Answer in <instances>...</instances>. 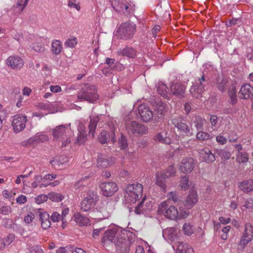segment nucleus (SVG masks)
Returning a JSON list of instances; mask_svg holds the SVG:
<instances>
[{
	"label": "nucleus",
	"instance_id": "f257e3e1",
	"mask_svg": "<svg viewBox=\"0 0 253 253\" xmlns=\"http://www.w3.org/2000/svg\"><path fill=\"white\" fill-rule=\"evenodd\" d=\"M135 240V235L133 232L126 230H119L114 245L117 250L122 253H126L129 250L131 245Z\"/></svg>",
	"mask_w": 253,
	"mask_h": 253
},
{
	"label": "nucleus",
	"instance_id": "f03ea898",
	"mask_svg": "<svg viewBox=\"0 0 253 253\" xmlns=\"http://www.w3.org/2000/svg\"><path fill=\"white\" fill-rule=\"evenodd\" d=\"M143 186L135 183L129 184L125 189V200L126 204H132L136 203L142 196Z\"/></svg>",
	"mask_w": 253,
	"mask_h": 253
},
{
	"label": "nucleus",
	"instance_id": "7ed1b4c3",
	"mask_svg": "<svg viewBox=\"0 0 253 253\" xmlns=\"http://www.w3.org/2000/svg\"><path fill=\"white\" fill-rule=\"evenodd\" d=\"M113 210L114 206L112 202L104 201L99 203L96 209L90 213L94 218L103 219L110 217Z\"/></svg>",
	"mask_w": 253,
	"mask_h": 253
},
{
	"label": "nucleus",
	"instance_id": "20e7f679",
	"mask_svg": "<svg viewBox=\"0 0 253 253\" xmlns=\"http://www.w3.org/2000/svg\"><path fill=\"white\" fill-rule=\"evenodd\" d=\"M77 97L79 100L93 103L99 98V95L94 85L85 84L78 92Z\"/></svg>",
	"mask_w": 253,
	"mask_h": 253
},
{
	"label": "nucleus",
	"instance_id": "39448f33",
	"mask_svg": "<svg viewBox=\"0 0 253 253\" xmlns=\"http://www.w3.org/2000/svg\"><path fill=\"white\" fill-rule=\"evenodd\" d=\"M70 126V124L65 125H62L55 127L52 130L53 137L57 139H61L62 147L66 146L71 142L70 138L67 137L66 135V133L71 130Z\"/></svg>",
	"mask_w": 253,
	"mask_h": 253
},
{
	"label": "nucleus",
	"instance_id": "423d86ee",
	"mask_svg": "<svg viewBox=\"0 0 253 253\" xmlns=\"http://www.w3.org/2000/svg\"><path fill=\"white\" fill-rule=\"evenodd\" d=\"M158 211L160 214L171 220L176 219L178 215L177 209L170 205L169 201L162 202L159 206Z\"/></svg>",
	"mask_w": 253,
	"mask_h": 253
},
{
	"label": "nucleus",
	"instance_id": "0eeeda50",
	"mask_svg": "<svg viewBox=\"0 0 253 253\" xmlns=\"http://www.w3.org/2000/svg\"><path fill=\"white\" fill-rule=\"evenodd\" d=\"M109 1L114 9L121 14L128 15L133 11L131 5L125 0H109Z\"/></svg>",
	"mask_w": 253,
	"mask_h": 253
},
{
	"label": "nucleus",
	"instance_id": "6e6552de",
	"mask_svg": "<svg viewBox=\"0 0 253 253\" xmlns=\"http://www.w3.org/2000/svg\"><path fill=\"white\" fill-rule=\"evenodd\" d=\"M136 25L133 23L125 22L122 24L118 28V33L120 38L127 40L131 38L135 32Z\"/></svg>",
	"mask_w": 253,
	"mask_h": 253
},
{
	"label": "nucleus",
	"instance_id": "1a4fd4ad",
	"mask_svg": "<svg viewBox=\"0 0 253 253\" xmlns=\"http://www.w3.org/2000/svg\"><path fill=\"white\" fill-rule=\"evenodd\" d=\"M126 130L129 135H141L147 132V128L136 121L128 122L126 124Z\"/></svg>",
	"mask_w": 253,
	"mask_h": 253
},
{
	"label": "nucleus",
	"instance_id": "9d476101",
	"mask_svg": "<svg viewBox=\"0 0 253 253\" xmlns=\"http://www.w3.org/2000/svg\"><path fill=\"white\" fill-rule=\"evenodd\" d=\"M183 121V119L181 117H175L172 118L171 122L180 134L187 136L192 135L193 134L192 129L184 123Z\"/></svg>",
	"mask_w": 253,
	"mask_h": 253
},
{
	"label": "nucleus",
	"instance_id": "9b49d317",
	"mask_svg": "<svg viewBox=\"0 0 253 253\" xmlns=\"http://www.w3.org/2000/svg\"><path fill=\"white\" fill-rule=\"evenodd\" d=\"M207 84L204 75L201 78L196 80L190 89V93L195 97H199L204 90V88Z\"/></svg>",
	"mask_w": 253,
	"mask_h": 253
},
{
	"label": "nucleus",
	"instance_id": "f8f14e48",
	"mask_svg": "<svg viewBox=\"0 0 253 253\" xmlns=\"http://www.w3.org/2000/svg\"><path fill=\"white\" fill-rule=\"evenodd\" d=\"M28 121L26 116L22 115H17L13 117L12 126L15 133L22 131L26 126Z\"/></svg>",
	"mask_w": 253,
	"mask_h": 253
},
{
	"label": "nucleus",
	"instance_id": "ddd939ff",
	"mask_svg": "<svg viewBox=\"0 0 253 253\" xmlns=\"http://www.w3.org/2000/svg\"><path fill=\"white\" fill-rule=\"evenodd\" d=\"M119 230L117 228H114L106 230L103 234L102 238V243L104 246H108L111 244H115L116 236Z\"/></svg>",
	"mask_w": 253,
	"mask_h": 253
},
{
	"label": "nucleus",
	"instance_id": "4468645a",
	"mask_svg": "<svg viewBox=\"0 0 253 253\" xmlns=\"http://www.w3.org/2000/svg\"><path fill=\"white\" fill-rule=\"evenodd\" d=\"M253 238V226L250 223L245 225L243 235L239 243V246L244 248Z\"/></svg>",
	"mask_w": 253,
	"mask_h": 253
},
{
	"label": "nucleus",
	"instance_id": "2eb2a0df",
	"mask_svg": "<svg viewBox=\"0 0 253 253\" xmlns=\"http://www.w3.org/2000/svg\"><path fill=\"white\" fill-rule=\"evenodd\" d=\"M116 162L114 157H108L103 154L98 155L97 166L99 168H106L113 166Z\"/></svg>",
	"mask_w": 253,
	"mask_h": 253
},
{
	"label": "nucleus",
	"instance_id": "dca6fc26",
	"mask_svg": "<svg viewBox=\"0 0 253 253\" xmlns=\"http://www.w3.org/2000/svg\"><path fill=\"white\" fill-rule=\"evenodd\" d=\"M48 139V136L47 135L42 133H37L27 141L22 142L21 144L23 146L28 147L31 145L45 142Z\"/></svg>",
	"mask_w": 253,
	"mask_h": 253
},
{
	"label": "nucleus",
	"instance_id": "f3484780",
	"mask_svg": "<svg viewBox=\"0 0 253 253\" xmlns=\"http://www.w3.org/2000/svg\"><path fill=\"white\" fill-rule=\"evenodd\" d=\"M195 163L191 157H185L182 159L179 165V170L183 173L191 172L194 168Z\"/></svg>",
	"mask_w": 253,
	"mask_h": 253
},
{
	"label": "nucleus",
	"instance_id": "a211bd4d",
	"mask_svg": "<svg viewBox=\"0 0 253 253\" xmlns=\"http://www.w3.org/2000/svg\"><path fill=\"white\" fill-rule=\"evenodd\" d=\"M138 111L140 119L144 122L150 121L154 116L152 110L146 104L140 105Z\"/></svg>",
	"mask_w": 253,
	"mask_h": 253
},
{
	"label": "nucleus",
	"instance_id": "6ab92c4d",
	"mask_svg": "<svg viewBox=\"0 0 253 253\" xmlns=\"http://www.w3.org/2000/svg\"><path fill=\"white\" fill-rule=\"evenodd\" d=\"M102 194L106 197L113 195L118 190L117 184L112 182H104L100 185Z\"/></svg>",
	"mask_w": 253,
	"mask_h": 253
},
{
	"label": "nucleus",
	"instance_id": "aec40b11",
	"mask_svg": "<svg viewBox=\"0 0 253 253\" xmlns=\"http://www.w3.org/2000/svg\"><path fill=\"white\" fill-rule=\"evenodd\" d=\"M153 208V203L145 198L135 208V212L137 214H146Z\"/></svg>",
	"mask_w": 253,
	"mask_h": 253
},
{
	"label": "nucleus",
	"instance_id": "412c9836",
	"mask_svg": "<svg viewBox=\"0 0 253 253\" xmlns=\"http://www.w3.org/2000/svg\"><path fill=\"white\" fill-rule=\"evenodd\" d=\"M6 64L12 69L18 70L23 67L24 62L22 59L18 56H11L7 59Z\"/></svg>",
	"mask_w": 253,
	"mask_h": 253
},
{
	"label": "nucleus",
	"instance_id": "4be33fe9",
	"mask_svg": "<svg viewBox=\"0 0 253 253\" xmlns=\"http://www.w3.org/2000/svg\"><path fill=\"white\" fill-rule=\"evenodd\" d=\"M78 134L75 143L79 145L84 144L87 140V133L85 130V126L80 123L78 126Z\"/></svg>",
	"mask_w": 253,
	"mask_h": 253
},
{
	"label": "nucleus",
	"instance_id": "5701e85b",
	"mask_svg": "<svg viewBox=\"0 0 253 253\" xmlns=\"http://www.w3.org/2000/svg\"><path fill=\"white\" fill-rule=\"evenodd\" d=\"M197 198L198 196L196 191L193 189H191L189 195L185 200V206L187 209H191L193 207L198 201Z\"/></svg>",
	"mask_w": 253,
	"mask_h": 253
},
{
	"label": "nucleus",
	"instance_id": "b1692460",
	"mask_svg": "<svg viewBox=\"0 0 253 253\" xmlns=\"http://www.w3.org/2000/svg\"><path fill=\"white\" fill-rule=\"evenodd\" d=\"M163 236L166 240L174 241L178 237L177 230L174 227H168L163 230Z\"/></svg>",
	"mask_w": 253,
	"mask_h": 253
},
{
	"label": "nucleus",
	"instance_id": "393cba45",
	"mask_svg": "<svg viewBox=\"0 0 253 253\" xmlns=\"http://www.w3.org/2000/svg\"><path fill=\"white\" fill-rule=\"evenodd\" d=\"M109 138L111 139L113 143L116 141L115 128L112 129L110 134H108L106 131H103L101 132L98 137L99 142L102 144L107 143Z\"/></svg>",
	"mask_w": 253,
	"mask_h": 253
},
{
	"label": "nucleus",
	"instance_id": "a878e982",
	"mask_svg": "<svg viewBox=\"0 0 253 253\" xmlns=\"http://www.w3.org/2000/svg\"><path fill=\"white\" fill-rule=\"evenodd\" d=\"M199 155L200 157L206 163H211L214 162L215 160L214 155L208 149L200 150Z\"/></svg>",
	"mask_w": 253,
	"mask_h": 253
},
{
	"label": "nucleus",
	"instance_id": "bb28decb",
	"mask_svg": "<svg viewBox=\"0 0 253 253\" xmlns=\"http://www.w3.org/2000/svg\"><path fill=\"white\" fill-rule=\"evenodd\" d=\"M156 178V184L160 187L161 189L165 192L166 188L167 187L166 184V179L168 178L165 175L164 171L160 172H157L155 174Z\"/></svg>",
	"mask_w": 253,
	"mask_h": 253
},
{
	"label": "nucleus",
	"instance_id": "cd10ccee",
	"mask_svg": "<svg viewBox=\"0 0 253 253\" xmlns=\"http://www.w3.org/2000/svg\"><path fill=\"white\" fill-rule=\"evenodd\" d=\"M41 227L43 230H47L50 227L51 222L49 214L47 212H40L39 214Z\"/></svg>",
	"mask_w": 253,
	"mask_h": 253
},
{
	"label": "nucleus",
	"instance_id": "c85d7f7f",
	"mask_svg": "<svg viewBox=\"0 0 253 253\" xmlns=\"http://www.w3.org/2000/svg\"><path fill=\"white\" fill-rule=\"evenodd\" d=\"M171 92L172 94L179 97H183L185 92L184 86L180 83L173 84L170 86Z\"/></svg>",
	"mask_w": 253,
	"mask_h": 253
},
{
	"label": "nucleus",
	"instance_id": "c756f323",
	"mask_svg": "<svg viewBox=\"0 0 253 253\" xmlns=\"http://www.w3.org/2000/svg\"><path fill=\"white\" fill-rule=\"evenodd\" d=\"M119 55L126 56L128 58H134L137 54L136 50L132 47H126L123 49H119L118 51Z\"/></svg>",
	"mask_w": 253,
	"mask_h": 253
},
{
	"label": "nucleus",
	"instance_id": "7c9ffc66",
	"mask_svg": "<svg viewBox=\"0 0 253 253\" xmlns=\"http://www.w3.org/2000/svg\"><path fill=\"white\" fill-rule=\"evenodd\" d=\"M239 187L244 192L248 193L253 191V179L244 180L240 183Z\"/></svg>",
	"mask_w": 253,
	"mask_h": 253
},
{
	"label": "nucleus",
	"instance_id": "2f4dec72",
	"mask_svg": "<svg viewBox=\"0 0 253 253\" xmlns=\"http://www.w3.org/2000/svg\"><path fill=\"white\" fill-rule=\"evenodd\" d=\"M100 117L101 115L99 116H90V122L88 125L89 133L92 135V136H94V133L96 129L97 123L100 120Z\"/></svg>",
	"mask_w": 253,
	"mask_h": 253
},
{
	"label": "nucleus",
	"instance_id": "473e14b6",
	"mask_svg": "<svg viewBox=\"0 0 253 253\" xmlns=\"http://www.w3.org/2000/svg\"><path fill=\"white\" fill-rule=\"evenodd\" d=\"M68 162V159L66 156H61L54 158L50 161L51 165L55 169H60L61 165Z\"/></svg>",
	"mask_w": 253,
	"mask_h": 253
},
{
	"label": "nucleus",
	"instance_id": "72a5a7b5",
	"mask_svg": "<svg viewBox=\"0 0 253 253\" xmlns=\"http://www.w3.org/2000/svg\"><path fill=\"white\" fill-rule=\"evenodd\" d=\"M189 178V177L188 175H184L181 177L179 183V186L182 190L186 191L188 190L191 186L192 188L194 187V186L193 185V182L190 181Z\"/></svg>",
	"mask_w": 253,
	"mask_h": 253
},
{
	"label": "nucleus",
	"instance_id": "f704fd0d",
	"mask_svg": "<svg viewBox=\"0 0 253 253\" xmlns=\"http://www.w3.org/2000/svg\"><path fill=\"white\" fill-rule=\"evenodd\" d=\"M239 202H240L241 209L243 211L253 208V198L248 199L243 198L240 199Z\"/></svg>",
	"mask_w": 253,
	"mask_h": 253
},
{
	"label": "nucleus",
	"instance_id": "c9c22d12",
	"mask_svg": "<svg viewBox=\"0 0 253 253\" xmlns=\"http://www.w3.org/2000/svg\"><path fill=\"white\" fill-rule=\"evenodd\" d=\"M62 43L59 40H54L51 42V51L55 55L59 54L62 51Z\"/></svg>",
	"mask_w": 253,
	"mask_h": 253
},
{
	"label": "nucleus",
	"instance_id": "e433bc0d",
	"mask_svg": "<svg viewBox=\"0 0 253 253\" xmlns=\"http://www.w3.org/2000/svg\"><path fill=\"white\" fill-rule=\"evenodd\" d=\"M178 253H194L192 248L187 243L179 242L177 245Z\"/></svg>",
	"mask_w": 253,
	"mask_h": 253
},
{
	"label": "nucleus",
	"instance_id": "4c0bfd02",
	"mask_svg": "<svg viewBox=\"0 0 253 253\" xmlns=\"http://www.w3.org/2000/svg\"><path fill=\"white\" fill-rule=\"evenodd\" d=\"M96 203L84 199L81 203V209L84 211H89L94 207Z\"/></svg>",
	"mask_w": 253,
	"mask_h": 253
},
{
	"label": "nucleus",
	"instance_id": "58836bf2",
	"mask_svg": "<svg viewBox=\"0 0 253 253\" xmlns=\"http://www.w3.org/2000/svg\"><path fill=\"white\" fill-rule=\"evenodd\" d=\"M236 85L235 83L232 82L231 86L228 89V94L230 98L232 104H234L237 101V95H236Z\"/></svg>",
	"mask_w": 253,
	"mask_h": 253
},
{
	"label": "nucleus",
	"instance_id": "ea45409f",
	"mask_svg": "<svg viewBox=\"0 0 253 253\" xmlns=\"http://www.w3.org/2000/svg\"><path fill=\"white\" fill-rule=\"evenodd\" d=\"M154 139L166 144H169L170 142V138L167 136L166 133L164 131L158 133L154 137Z\"/></svg>",
	"mask_w": 253,
	"mask_h": 253
},
{
	"label": "nucleus",
	"instance_id": "a19ab883",
	"mask_svg": "<svg viewBox=\"0 0 253 253\" xmlns=\"http://www.w3.org/2000/svg\"><path fill=\"white\" fill-rule=\"evenodd\" d=\"M74 218L75 221L81 225H86L89 221L88 218L83 216L79 212L75 213Z\"/></svg>",
	"mask_w": 253,
	"mask_h": 253
},
{
	"label": "nucleus",
	"instance_id": "79ce46f5",
	"mask_svg": "<svg viewBox=\"0 0 253 253\" xmlns=\"http://www.w3.org/2000/svg\"><path fill=\"white\" fill-rule=\"evenodd\" d=\"M206 120L199 116H196L193 120V123L198 130L203 129Z\"/></svg>",
	"mask_w": 253,
	"mask_h": 253
},
{
	"label": "nucleus",
	"instance_id": "37998d69",
	"mask_svg": "<svg viewBox=\"0 0 253 253\" xmlns=\"http://www.w3.org/2000/svg\"><path fill=\"white\" fill-rule=\"evenodd\" d=\"M157 91L159 94L165 97L166 98H168V87L163 83H159L157 87Z\"/></svg>",
	"mask_w": 253,
	"mask_h": 253
},
{
	"label": "nucleus",
	"instance_id": "c03bdc74",
	"mask_svg": "<svg viewBox=\"0 0 253 253\" xmlns=\"http://www.w3.org/2000/svg\"><path fill=\"white\" fill-rule=\"evenodd\" d=\"M166 105L163 102H160L158 103L156 106V111L159 118H161L164 115V113L166 112Z\"/></svg>",
	"mask_w": 253,
	"mask_h": 253
},
{
	"label": "nucleus",
	"instance_id": "a18cd8bd",
	"mask_svg": "<svg viewBox=\"0 0 253 253\" xmlns=\"http://www.w3.org/2000/svg\"><path fill=\"white\" fill-rule=\"evenodd\" d=\"M86 200H88L92 202L96 203L98 200V197L96 192L93 190H89L86 194V196L84 198Z\"/></svg>",
	"mask_w": 253,
	"mask_h": 253
},
{
	"label": "nucleus",
	"instance_id": "49530a36",
	"mask_svg": "<svg viewBox=\"0 0 253 253\" xmlns=\"http://www.w3.org/2000/svg\"><path fill=\"white\" fill-rule=\"evenodd\" d=\"M196 138L199 141H205L212 138V136L208 132L203 131H199L197 133Z\"/></svg>",
	"mask_w": 253,
	"mask_h": 253
},
{
	"label": "nucleus",
	"instance_id": "de8ad7c7",
	"mask_svg": "<svg viewBox=\"0 0 253 253\" xmlns=\"http://www.w3.org/2000/svg\"><path fill=\"white\" fill-rule=\"evenodd\" d=\"M38 106L41 110H44L47 112L45 114L53 113V111L52 110L53 105L51 104L41 103L39 104Z\"/></svg>",
	"mask_w": 253,
	"mask_h": 253
},
{
	"label": "nucleus",
	"instance_id": "09e8293b",
	"mask_svg": "<svg viewBox=\"0 0 253 253\" xmlns=\"http://www.w3.org/2000/svg\"><path fill=\"white\" fill-rule=\"evenodd\" d=\"M31 48L35 51L40 53H42L45 50V48L44 44H42V43L40 42H36L33 43V45L31 46Z\"/></svg>",
	"mask_w": 253,
	"mask_h": 253
},
{
	"label": "nucleus",
	"instance_id": "8fccbe9b",
	"mask_svg": "<svg viewBox=\"0 0 253 253\" xmlns=\"http://www.w3.org/2000/svg\"><path fill=\"white\" fill-rule=\"evenodd\" d=\"M49 198L50 200L54 202H60L64 199V196L60 193L51 192L49 194Z\"/></svg>",
	"mask_w": 253,
	"mask_h": 253
},
{
	"label": "nucleus",
	"instance_id": "3c124183",
	"mask_svg": "<svg viewBox=\"0 0 253 253\" xmlns=\"http://www.w3.org/2000/svg\"><path fill=\"white\" fill-rule=\"evenodd\" d=\"M216 153L221 157L222 159H224L225 160H228L230 159L231 156L230 153L224 149L216 150Z\"/></svg>",
	"mask_w": 253,
	"mask_h": 253
},
{
	"label": "nucleus",
	"instance_id": "603ef678",
	"mask_svg": "<svg viewBox=\"0 0 253 253\" xmlns=\"http://www.w3.org/2000/svg\"><path fill=\"white\" fill-rule=\"evenodd\" d=\"M236 160L240 163H245L248 160V155L246 153L239 152L237 155Z\"/></svg>",
	"mask_w": 253,
	"mask_h": 253
},
{
	"label": "nucleus",
	"instance_id": "864d4df0",
	"mask_svg": "<svg viewBox=\"0 0 253 253\" xmlns=\"http://www.w3.org/2000/svg\"><path fill=\"white\" fill-rule=\"evenodd\" d=\"M176 169L173 165L168 167L166 172H164L165 175L168 178L173 177L175 175Z\"/></svg>",
	"mask_w": 253,
	"mask_h": 253
},
{
	"label": "nucleus",
	"instance_id": "5fc2aeb1",
	"mask_svg": "<svg viewBox=\"0 0 253 253\" xmlns=\"http://www.w3.org/2000/svg\"><path fill=\"white\" fill-rule=\"evenodd\" d=\"M14 239V235L13 234H9L3 240H1L3 243V245L0 246V249L4 247L6 245H9Z\"/></svg>",
	"mask_w": 253,
	"mask_h": 253
},
{
	"label": "nucleus",
	"instance_id": "6e6d98bb",
	"mask_svg": "<svg viewBox=\"0 0 253 253\" xmlns=\"http://www.w3.org/2000/svg\"><path fill=\"white\" fill-rule=\"evenodd\" d=\"M119 143L121 149L125 150L127 149L128 144L125 136L123 134H121V137L119 139Z\"/></svg>",
	"mask_w": 253,
	"mask_h": 253
},
{
	"label": "nucleus",
	"instance_id": "4d7b16f0",
	"mask_svg": "<svg viewBox=\"0 0 253 253\" xmlns=\"http://www.w3.org/2000/svg\"><path fill=\"white\" fill-rule=\"evenodd\" d=\"M56 177V175L54 173L48 174L45 175L42 178H41L40 176H36L35 177V179L37 180L39 179H41L43 182L46 181L47 180L51 181L55 179Z\"/></svg>",
	"mask_w": 253,
	"mask_h": 253
},
{
	"label": "nucleus",
	"instance_id": "13d9d810",
	"mask_svg": "<svg viewBox=\"0 0 253 253\" xmlns=\"http://www.w3.org/2000/svg\"><path fill=\"white\" fill-rule=\"evenodd\" d=\"M183 230L185 234L190 236L193 234L194 229L192 225L185 223L183 225Z\"/></svg>",
	"mask_w": 253,
	"mask_h": 253
},
{
	"label": "nucleus",
	"instance_id": "bf43d9fd",
	"mask_svg": "<svg viewBox=\"0 0 253 253\" xmlns=\"http://www.w3.org/2000/svg\"><path fill=\"white\" fill-rule=\"evenodd\" d=\"M77 44V40L76 38L68 39L65 42V45L70 48H74Z\"/></svg>",
	"mask_w": 253,
	"mask_h": 253
},
{
	"label": "nucleus",
	"instance_id": "052dcab7",
	"mask_svg": "<svg viewBox=\"0 0 253 253\" xmlns=\"http://www.w3.org/2000/svg\"><path fill=\"white\" fill-rule=\"evenodd\" d=\"M178 199V196L176 192H170L168 194V200L166 201H169V203H170V201L171 200L175 203L177 201Z\"/></svg>",
	"mask_w": 253,
	"mask_h": 253
},
{
	"label": "nucleus",
	"instance_id": "680f3d73",
	"mask_svg": "<svg viewBox=\"0 0 253 253\" xmlns=\"http://www.w3.org/2000/svg\"><path fill=\"white\" fill-rule=\"evenodd\" d=\"M35 217L34 213L30 212L24 217V221L26 224L31 223Z\"/></svg>",
	"mask_w": 253,
	"mask_h": 253
},
{
	"label": "nucleus",
	"instance_id": "e2e57ef3",
	"mask_svg": "<svg viewBox=\"0 0 253 253\" xmlns=\"http://www.w3.org/2000/svg\"><path fill=\"white\" fill-rule=\"evenodd\" d=\"M216 142L220 145H224L227 142V138L221 134H219L216 137Z\"/></svg>",
	"mask_w": 253,
	"mask_h": 253
},
{
	"label": "nucleus",
	"instance_id": "0e129e2a",
	"mask_svg": "<svg viewBox=\"0 0 253 253\" xmlns=\"http://www.w3.org/2000/svg\"><path fill=\"white\" fill-rule=\"evenodd\" d=\"M47 199V196L46 195L41 194L35 198V202L38 204H40L46 201Z\"/></svg>",
	"mask_w": 253,
	"mask_h": 253
},
{
	"label": "nucleus",
	"instance_id": "69168bd1",
	"mask_svg": "<svg viewBox=\"0 0 253 253\" xmlns=\"http://www.w3.org/2000/svg\"><path fill=\"white\" fill-rule=\"evenodd\" d=\"M68 6L70 7L75 8L78 11H80V10L79 2H77L76 0H69Z\"/></svg>",
	"mask_w": 253,
	"mask_h": 253
},
{
	"label": "nucleus",
	"instance_id": "338daca9",
	"mask_svg": "<svg viewBox=\"0 0 253 253\" xmlns=\"http://www.w3.org/2000/svg\"><path fill=\"white\" fill-rule=\"evenodd\" d=\"M31 253H43V251L39 245L34 246L30 248Z\"/></svg>",
	"mask_w": 253,
	"mask_h": 253
},
{
	"label": "nucleus",
	"instance_id": "774afa93",
	"mask_svg": "<svg viewBox=\"0 0 253 253\" xmlns=\"http://www.w3.org/2000/svg\"><path fill=\"white\" fill-rule=\"evenodd\" d=\"M61 219H62L61 216L57 212H54L51 215V220L53 222H58Z\"/></svg>",
	"mask_w": 253,
	"mask_h": 253
}]
</instances>
